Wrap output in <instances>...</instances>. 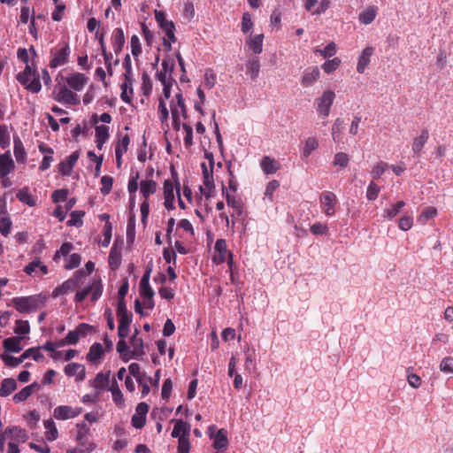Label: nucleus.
I'll use <instances>...</instances> for the list:
<instances>
[{
    "instance_id": "nucleus-1",
    "label": "nucleus",
    "mask_w": 453,
    "mask_h": 453,
    "mask_svg": "<svg viewBox=\"0 0 453 453\" xmlns=\"http://www.w3.org/2000/svg\"><path fill=\"white\" fill-rule=\"evenodd\" d=\"M46 297L42 295H35L25 297H15L12 303L19 312H32L40 307L44 306Z\"/></svg>"
},
{
    "instance_id": "nucleus-2",
    "label": "nucleus",
    "mask_w": 453,
    "mask_h": 453,
    "mask_svg": "<svg viewBox=\"0 0 453 453\" xmlns=\"http://www.w3.org/2000/svg\"><path fill=\"white\" fill-rule=\"evenodd\" d=\"M58 93L54 96V99L60 103H65L71 105H76L80 103L78 96L72 92L65 85L58 84L55 87V90Z\"/></svg>"
},
{
    "instance_id": "nucleus-3",
    "label": "nucleus",
    "mask_w": 453,
    "mask_h": 453,
    "mask_svg": "<svg viewBox=\"0 0 453 453\" xmlns=\"http://www.w3.org/2000/svg\"><path fill=\"white\" fill-rule=\"evenodd\" d=\"M335 94L332 90L325 91L320 97L317 99L318 111L324 115L328 116L330 108L334 103Z\"/></svg>"
},
{
    "instance_id": "nucleus-4",
    "label": "nucleus",
    "mask_w": 453,
    "mask_h": 453,
    "mask_svg": "<svg viewBox=\"0 0 453 453\" xmlns=\"http://www.w3.org/2000/svg\"><path fill=\"white\" fill-rule=\"evenodd\" d=\"M50 54L52 58L50 62V66L51 68H57L59 65H62L67 62L68 56L70 54V49L67 43L60 49L59 50L54 51L51 50Z\"/></svg>"
},
{
    "instance_id": "nucleus-5",
    "label": "nucleus",
    "mask_w": 453,
    "mask_h": 453,
    "mask_svg": "<svg viewBox=\"0 0 453 453\" xmlns=\"http://www.w3.org/2000/svg\"><path fill=\"white\" fill-rule=\"evenodd\" d=\"M320 203L324 206L323 211L326 216H333L335 213L337 197L333 192H324L320 196Z\"/></svg>"
},
{
    "instance_id": "nucleus-6",
    "label": "nucleus",
    "mask_w": 453,
    "mask_h": 453,
    "mask_svg": "<svg viewBox=\"0 0 453 453\" xmlns=\"http://www.w3.org/2000/svg\"><path fill=\"white\" fill-rule=\"evenodd\" d=\"M16 79L26 88V89L33 93H38L42 88L39 77L35 76L33 79V76H23L22 74L18 73Z\"/></svg>"
},
{
    "instance_id": "nucleus-7",
    "label": "nucleus",
    "mask_w": 453,
    "mask_h": 453,
    "mask_svg": "<svg viewBox=\"0 0 453 453\" xmlns=\"http://www.w3.org/2000/svg\"><path fill=\"white\" fill-rule=\"evenodd\" d=\"M150 273L151 266H148L140 281L141 296L145 299H152L155 295L153 289L150 285Z\"/></svg>"
},
{
    "instance_id": "nucleus-8",
    "label": "nucleus",
    "mask_w": 453,
    "mask_h": 453,
    "mask_svg": "<svg viewBox=\"0 0 453 453\" xmlns=\"http://www.w3.org/2000/svg\"><path fill=\"white\" fill-rule=\"evenodd\" d=\"M79 157L80 152L76 150L73 152L70 156H68L65 161H62L58 165V172L60 173V174H62L63 176H69Z\"/></svg>"
},
{
    "instance_id": "nucleus-9",
    "label": "nucleus",
    "mask_w": 453,
    "mask_h": 453,
    "mask_svg": "<svg viewBox=\"0 0 453 453\" xmlns=\"http://www.w3.org/2000/svg\"><path fill=\"white\" fill-rule=\"evenodd\" d=\"M174 61L173 59H164L162 62V69L156 73V78L161 82L165 83V81H168L166 74H169V77H172V74L174 70Z\"/></svg>"
},
{
    "instance_id": "nucleus-10",
    "label": "nucleus",
    "mask_w": 453,
    "mask_h": 453,
    "mask_svg": "<svg viewBox=\"0 0 453 453\" xmlns=\"http://www.w3.org/2000/svg\"><path fill=\"white\" fill-rule=\"evenodd\" d=\"M320 77L319 67L314 66L311 69H306L302 76V85L305 88L312 86Z\"/></svg>"
},
{
    "instance_id": "nucleus-11",
    "label": "nucleus",
    "mask_w": 453,
    "mask_h": 453,
    "mask_svg": "<svg viewBox=\"0 0 453 453\" xmlns=\"http://www.w3.org/2000/svg\"><path fill=\"white\" fill-rule=\"evenodd\" d=\"M14 168V162L11 157L10 151L0 155V175L5 177Z\"/></svg>"
},
{
    "instance_id": "nucleus-12",
    "label": "nucleus",
    "mask_w": 453,
    "mask_h": 453,
    "mask_svg": "<svg viewBox=\"0 0 453 453\" xmlns=\"http://www.w3.org/2000/svg\"><path fill=\"white\" fill-rule=\"evenodd\" d=\"M172 422H174V427L172 431L173 438H179L181 435H189L191 426L188 422H184L182 419H173Z\"/></svg>"
},
{
    "instance_id": "nucleus-13",
    "label": "nucleus",
    "mask_w": 453,
    "mask_h": 453,
    "mask_svg": "<svg viewBox=\"0 0 453 453\" xmlns=\"http://www.w3.org/2000/svg\"><path fill=\"white\" fill-rule=\"evenodd\" d=\"M65 372L67 376H77V380L85 379V366L78 363H70L65 367Z\"/></svg>"
},
{
    "instance_id": "nucleus-14",
    "label": "nucleus",
    "mask_w": 453,
    "mask_h": 453,
    "mask_svg": "<svg viewBox=\"0 0 453 453\" xmlns=\"http://www.w3.org/2000/svg\"><path fill=\"white\" fill-rule=\"evenodd\" d=\"M22 337L19 336H12L4 340L3 347L8 352L19 353L22 350L21 341Z\"/></svg>"
},
{
    "instance_id": "nucleus-15",
    "label": "nucleus",
    "mask_w": 453,
    "mask_h": 453,
    "mask_svg": "<svg viewBox=\"0 0 453 453\" xmlns=\"http://www.w3.org/2000/svg\"><path fill=\"white\" fill-rule=\"evenodd\" d=\"M88 78L83 73H75L66 78L68 85L74 90L81 91L87 83Z\"/></svg>"
},
{
    "instance_id": "nucleus-16",
    "label": "nucleus",
    "mask_w": 453,
    "mask_h": 453,
    "mask_svg": "<svg viewBox=\"0 0 453 453\" xmlns=\"http://www.w3.org/2000/svg\"><path fill=\"white\" fill-rule=\"evenodd\" d=\"M112 47L115 54H119L123 49L125 44V35L122 28H115L113 30L112 35Z\"/></svg>"
},
{
    "instance_id": "nucleus-17",
    "label": "nucleus",
    "mask_w": 453,
    "mask_h": 453,
    "mask_svg": "<svg viewBox=\"0 0 453 453\" xmlns=\"http://www.w3.org/2000/svg\"><path fill=\"white\" fill-rule=\"evenodd\" d=\"M263 34L257 35L253 37L250 35L246 39V44L255 54H260L263 51Z\"/></svg>"
},
{
    "instance_id": "nucleus-18",
    "label": "nucleus",
    "mask_w": 453,
    "mask_h": 453,
    "mask_svg": "<svg viewBox=\"0 0 453 453\" xmlns=\"http://www.w3.org/2000/svg\"><path fill=\"white\" fill-rule=\"evenodd\" d=\"M78 286L76 279L70 278L53 290L52 296L56 298L59 296L65 295Z\"/></svg>"
},
{
    "instance_id": "nucleus-19",
    "label": "nucleus",
    "mask_w": 453,
    "mask_h": 453,
    "mask_svg": "<svg viewBox=\"0 0 453 453\" xmlns=\"http://www.w3.org/2000/svg\"><path fill=\"white\" fill-rule=\"evenodd\" d=\"M373 53L372 47H366L361 56L358 58L357 72L359 73H363L366 68V66L370 64V58Z\"/></svg>"
},
{
    "instance_id": "nucleus-20",
    "label": "nucleus",
    "mask_w": 453,
    "mask_h": 453,
    "mask_svg": "<svg viewBox=\"0 0 453 453\" xmlns=\"http://www.w3.org/2000/svg\"><path fill=\"white\" fill-rule=\"evenodd\" d=\"M5 434L12 435V438L17 442H25L28 439L27 432L19 426H8L5 428Z\"/></svg>"
},
{
    "instance_id": "nucleus-21",
    "label": "nucleus",
    "mask_w": 453,
    "mask_h": 453,
    "mask_svg": "<svg viewBox=\"0 0 453 453\" xmlns=\"http://www.w3.org/2000/svg\"><path fill=\"white\" fill-rule=\"evenodd\" d=\"M261 167L266 174H273L280 168V164L274 158L265 156L261 161Z\"/></svg>"
},
{
    "instance_id": "nucleus-22",
    "label": "nucleus",
    "mask_w": 453,
    "mask_h": 453,
    "mask_svg": "<svg viewBox=\"0 0 453 453\" xmlns=\"http://www.w3.org/2000/svg\"><path fill=\"white\" fill-rule=\"evenodd\" d=\"M130 343L134 348V349L130 352L133 354L134 358L138 359L145 354L143 349L144 344L142 338H138L136 335H133L130 339Z\"/></svg>"
},
{
    "instance_id": "nucleus-23",
    "label": "nucleus",
    "mask_w": 453,
    "mask_h": 453,
    "mask_svg": "<svg viewBox=\"0 0 453 453\" xmlns=\"http://www.w3.org/2000/svg\"><path fill=\"white\" fill-rule=\"evenodd\" d=\"M17 388V382L12 378L4 379L0 387V396L6 397Z\"/></svg>"
},
{
    "instance_id": "nucleus-24",
    "label": "nucleus",
    "mask_w": 453,
    "mask_h": 453,
    "mask_svg": "<svg viewBox=\"0 0 453 453\" xmlns=\"http://www.w3.org/2000/svg\"><path fill=\"white\" fill-rule=\"evenodd\" d=\"M13 143H14V155L18 163H22L25 161L27 157V152L24 149L23 143L20 138L18 135H13Z\"/></svg>"
},
{
    "instance_id": "nucleus-25",
    "label": "nucleus",
    "mask_w": 453,
    "mask_h": 453,
    "mask_svg": "<svg viewBox=\"0 0 453 453\" xmlns=\"http://www.w3.org/2000/svg\"><path fill=\"white\" fill-rule=\"evenodd\" d=\"M116 349L119 353L122 361L128 362L130 359L134 358L133 354L130 353L132 350H129L128 345L125 339L120 338L117 343Z\"/></svg>"
},
{
    "instance_id": "nucleus-26",
    "label": "nucleus",
    "mask_w": 453,
    "mask_h": 453,
    "mask_svg": "<svg viewBox=\"0 0 453 453\" xmlns=\"http://www.w3.org/2000/svg\"><path fill=\"white\" fill-rule=\"evenodd\" d=\"M111 372L108 371L106 373L99 372L92 382V386L97 389L102 390L109 385Z\"/></svg>"
},
{
    "instance_id": "nucleus-27",
    "label": "nucleus",
    "mask_w": 453,
    "mask_h": 453,
    "mask_svg": "<svg viewBox=\"0 0 453 453\" xmlns=\"http://www.w3.org/2000/svg\"><path fill=\"white\" fill-rule=\"evenodd\" d=\"M131 322L132 317L119 319L118 335L119 338L126 339L128 336Z\"/></svg>"
},
{
    "instance_id": "nucleus-28",
    "label": "nucleus",
    "mask_w": 453,
    "mask_h": 453,
    "mask_svg": "<svg viewBox=\"0 0 453 453\" xmlns=\"http://www.w3.org/2000/svg\"><path fill=\"white\" fill-rule=\"evenodd\" d=\"M104 355V348L101 343L95 342L91 345L88 353L87 354V359L92 363L101 358Z\"/></svg>"
},
{
    "instance_id": "nucleus-29",
    "label": "nucleus",
    "mask_w": 453,
    "mask_h": 453,
    "mask_svg": "<svg viewBox=\"0 0 453 453\" xmlns=\"http://www.w3.org/2000/svg\"><path fill=\"white\" fill-rule=\"evenodd\" d=\"M227 444H228L227 432L224 428H221L218 431V433L215 436V439L213 441V447L216 449H226Z\"/></svg>"
},
{
    "instance_id": "nucleus-30",
    "label": "nucleus",
    "mask_w": 453,
    "mask_h": 453,
    "mask_svg": "<svg viewBox=\"0 0 453 453\" xmlns=\"http://www.w3.org/2000/svg\"><path fill=\"white\" fill-rule=\"evenodd\" d=\"M157 190V182L151 180L141 181V193L145 200Z\"/></svg>"
},
{
    "instance_id": "nucleus-31",
    "label": "nucleus",
    "mask_w": 453,
    "mask_h": 453,
    "mask_svg": "<svg viewBox=\"0 0 453 453\" xmlns=\"http://www.w3.org/2000/svg\"><path fill=\"white\" fill-rule=\"evenodd\" d=\"M428 137L429 134L427 129H423L419 136L413 141L412 150L414 153L418 154L422 150L425 143L428 140Z\"/></svg>"
},
{
    "instance_id": "nucleus-32",
    "label": "nucleus",
    "mask_w": 453,
    "mask_h": 453,
    "mask_svg": "<svg viewBox=\"0 0 453 453\" xmlns=\"http://www.w3.org/2000/svg\"><path fill=\"white\" fill-rule=\"evenodd\" d=\"M259 70V58L256 56L250 58L247 61V72L250 74L252 79H256L258 76Z\"/></svg>"
},
{
    "instance_id": "nucleus-33",
    "label": "nucleus",
    "mask_w": 453,
    "mask_h": 453,
    "mask_svg": "<svg viewBox=\"0 0 453 453\" xmlns=\"http://www.w3.org/2000/svg\"><path fill=\"white\" fill-rule=\"evenodd\" d=\"M73 415V408L67 405H61L54 410L53 416L57 419L65 420L71 418Z\"/></svg>"
},
{
    "instance_id": "nucleus-34",
    "label": "nucleus",
    "mask_w": 453,
    "mask_h": 453,
    "mask_svg": "<svg viewBox=\"0 0 453 453\" xmlns=\"http://www.w3.org/2000/svg\"><path fill=\"white\" fill-rule=\"evenodd\" d=\"M44 426L46 428L45 436L48 441H55L58 437V432L56 427L55 422L50 418L44 421Z\"/></svg>"
},
{
    "instance_id": "nucleus-35",
    "label": "nucleus",
    "mask_w": 453,
    "mask_h": 453,
    "mask_svg": "<svg viewBox=\"0 0 453 453\" xmlns=\"http://www.w3.org/2000/svg\"><path fill=\"white\" fill-rule=\"evenodd\" d=\"M16 196L20 202L27 204L28 206H35L36 203L35 199L31 196L27 188L19 189Z\"/></svg>"
},
{
    "instance_id": "nucleus-36",
    "label": "nucleus",
    "mask_w": 453,
    "mask_h": 453,
    "mask_svg": "<svg viewBox=\"0 0 453 453\" xmlns=\"http://www.w3.org/2000/svg\"><path fill=\"white\" fill-rule=\"evenodd\" d=\"M108 390L111 392L112 400L116 403V405L122 406L124 403L123 395L120 389L119 388L116 380L112 381V384L108 388Z\"/></svg>"
},
{
    "instance_id": "nucleus-37",
    "label": "nucleus",
    "mask_w": 453,
    "mask_h": 453,
    "mask_svg": "<svg viewBox=\"0 0 453 453\" xmlns=\"http://www.w3.org/2000/svg\"><path fill=\"white\" fill-rule=\"evenodd\" d=\"M89 288H91L92 296L91 300L92 302H96L100 298V296L103 294V285L100 279L98 280H93L91 284L88 286Z\"/></svg>"
},
{
    "instance_id": "nucleus-38",
    "label": "nucleus",
    "mask_w": 453,
    "mask_h": 453,
    "mask_svg": "<svg viewBox=\"0 0 453 453\" xmlns=\"http://www.w3.org/2000/svg\"><path fill=\"white\" fill-rule=\"evenodd\" d=\"M84 215V211H73L70 214L71 219L67 221V225L76 227L81 226L83 224L82 218Z\"/></svg>"
},
{
    "instance_id": "nucleus-39",
    "label": "nucleus",
    "mask_w": 453,
    "mask_h": 453,
    "mask_svg": "<svg viewBox=\"0 0 453 453\" xmlns=\"http://www.w3.org/2000/svg\"><path fill=\"white\" fill-rule=\"evenodd\" d=\"M344 127V120L342 119H336L332 127V136L335 142L341 141V134Z\"/></svg>"
},
{
    "instance_id": "nucleus-40",
    "label": "nucleus",
    "mask_w": 453,
    "mask_h": 453,
    "mask_svg": "<svg viewBox=\"0 0 453 453\" xmlns=\"http://www.w3.org/2000/svg\"><path fill=\"white\" fill-rule=\"evenodd\" d=\"M0 358L4 363V365L9 367H16L23 362L21 356L19 357H15L7 353L1 354Z\"/></svg>"
},
{
    "instance_id": "nucleus-41",
    "label": "nucleus",
    "mask_w": 453,
    "mask_h": 453,
    "mask_svg": "<svg viewBox=\"0 0 453 453\" xmlns=\"http://www.w3.org/2000/svg\"><path fill=\"white\" fill-rule=\"evenodd\" d=\"M376 17V11L374 8H368L359 14V21L365 25L372 23Z\"/></svg>"
},
{
    "instance_id": "nucleus-42",
    "label": "nucleus",
    "mask_w": 453,
    "mask_h": 453,
    "mask_svg": "<svg viewBox=\"0 0 453 453\" xmlns=\"http://www.w3.org/2000/svg\"><path fill=\"white\" fill-rule=\"evenodd\" d=\"M405 205V203L403 201H399L398 203H396L392 208L390 209H386L384 211V213H383V217L384 218H387L388 219H394L395 217H396L401 209Z\"/></svg>"
},
{
    "instance_id": "nucleus-43",
    "label": "nucleus",
    "mask_w": 453,
    "mask_h": 453,
    "mask_svg": "<svg viewBox=\"0 0 453 453\" xmlns=\"http://www.w3.org/2000/svg\"><path fill=\"white\" fill-rule=\"evenodd\" d=\"M319 146L318 140L315 137H309L305 142V146L303 150V157H308L311 152Z\"/></svg>"
},
{
    "instance_id": "nucleus-44",
    "label": "nucleus",
    "mask_w": 453,
    "mask_h": 453,
    "mask_svg": "<svg viewBox=\"0 0 453 453\" xmlns=\"http://www.w3.org/2000/svg\"><path fill=\"white\" fill-rule=\"evenodd\" d=\"M21 357L23 358V361L31 357L35 361H39L43 358V355L40 352L39 347H33L25 350Z\"/></svg>"
},
{
    "instance_id": "nucleus-45",
    "label": "nucleus",
    "mask_w": 453,
    "mask_h": 453,
    "mask_svg": "<svg viewBox=\"0 0 453 453\" xmlns=\"http://www.w3.org/2000/svg\"><path fill=\"white\" fill-rule=\"evenodd\" d=\"M142 90L145 96H149L152 91V81L148 73H143L142 75Z\"/></svg>"
},
{
    "instance_id": "nucleus-46",
    "label": "nucleus",
    "mask_w": 453,
    "mask_h": 453,
    "mask_svg": "<svg viewBox=\"0 0 453 453\" xmlns=\"http://www.w3.org/2000/svg\"><path fill=\"white\" fill-rule=\"evenodd\" d=\"M222 194L225 196L228 206H231L234 210L240 209V205L242 204V202L236 199L234 196L229 195L225 186H222Z\"/></svg>"
},
{
    "instance_id": "nucleus-47",
    "label": "nucleus",
    "mask_w": 453,
    "mask_h": 453,
    "mask_svg": "<svg viewBox=\"0 0 453 453\" xmlns=\"http://www.w3.org/2000/svg\"><path fill=\"white\" fill-rule=\"evenodd\" d=\"M134 226H135V217H134V215H133L129 218L128 222H127V243H133L134 241V235H135Z\"/></svg>"
},
{
    "instance_id": "nucleus-48",
    "label": "nucleus",
    "mask_w": 453,
    "mask_h": 453,
    "mask_svg": "<svg viewBox=\"0 0 453 453\" xmlns=\"http://www.w3.org/2000/svg\"><path fill=\"white\" fill-rule=\"evenodd\" d=\"M10 145V135L6 125H0V146L6 149Z\"/></svg>"
},
{
    "instance_id": "nucleus-49",
    "label": "nucleus",
    "mask_w": 453,
    "mask_h": 453,
    "mask_svg": "<svg viewBox=\"0 0 453 453\" xmlns=\"http://www.w3.org/2000/svg\"><path fill=\"white\" fill-rule=\"evenodd\" d=\"M30 332L28 321L18 319L14 327V333L17 334H27Z\"/></svg>"
},
{
    "instance_id": "nucleus-50",
    "label": "nucleus",
    "mask_w": 453,
    "mask_h": 453,
    "mask_svg": "<svg viewBox=\"0 0 453 453\" xmlns=\"http://www.w3.org/2000/svg\"><path fill=\"white\" fill-rule=\"evenodd\" d=\"M340 64H341V59L338 58H334L331 60L326 61L322 65V69L325 71V73H331L332 72L335 71L339 67Z\"/></svg>"
},
{
    "instance_id": "nucleus-51",
    "label": "nucleus",
    "mask_w": 453,
    "mask_h": 453,
    "mask_svg": "<svg viewBox=\"0 0 453 453\" xmlns=\"http://www.w3.org/2000/svg\"><path fill=\"white\" fill-rule=\"evenodd\" d=\"M101 193L103 195H108L112 188L113 178L108 175H104L101 178Z\"/></svg>"
},
{
    "instance_id": "nucleus-52",
    "label": "nucleus",
    "mask_w": 453,
    "mask_h": 453,
    "mask_svg": "<svg viewBox=\"0 0 453 453\" xmlns=\"http://www.w3.org/2000/svg\"><path fill=\"white\" fill-rule=\"evenodd\" d=\"M189 435H181L179 439L178 453H189L190 442L188 440Z\"/></svg>"
},
{
    "instance_id": "nucleus-53",
    "label": "nucleus",
    "mask_w": 453,
    "mask_h": 453,
    "mask_svg": "<svg viewBox=\"0 0 453 453\" xmlns=\"http://www.w3.org/2000/svg\"><path fill=\"white\" fill-rule=\"evenodd\" d=\"M310 230L314 235L328 234V227L326 226V225L322 224L320 222H317L311 225Z\"/></svg>"
},
{
    "instance_id": "nucleus-54",
    "label": "nucleus",
    "mask_w": 453,
    "mask_h": 453,
    "mask_svg": "<svg viewBox=\"0 0 453 453\" xmlns=\"http://www.w3.org/2000/svg\"><path fill=\"white\" fill-rule=\"evenodd\" d=\"M315 52H319L324 58H327L335 54L336 45L331 42L323 50H316Z\"/></svg>"
},
{
    "instance_id": "nucleus-55",
    "label": "nucleus",
    "mask_w": 453,
    "mask_h": 453,
    "mask_svg": "<svg viewBox=\"0 0 453 453\" xmlns=\"http://www.w3.org/2000/svg\"><path fill=\"white\" fill-rule=\"evenodd\" d=\"M380 193V187L374 182L371 181L366 191V197L370 201L377 199Z\"/></svg>"
},
{
    "instance_id": "nucleus-56",
    "label": "nucleus",
    "mask_w": 453,
    "mask_h": 453,
    "mask_svg": "<svg viewBox=\"0 0 453 453\" xmlns=\"http://www.w3.org/2000/svg\"><path fill=\"white\" fill-rule=\"evenodd\" d=\"M69 191L66 188L57 189L51 195L52 201L54 203L64 202L66 200Z\"/></svg>"
},
{
    "instance_id": "nucleus-57",
    "label": "nucleus",
    "mask_w": 453,
    "mask_h": 453,
    "mask_svg": "<svg viewBox=\"0 0 453 453\" xmlns=\"http://www.w3.org/2000/svg\"><path fill=\"white\" fill-rule=\"evenodd\" d=\"M349 156L344 152H338L334 158V165L341 167H346L349 164Z\"/></svg>"
},
{
    "instance_id": "nucleus-58",
    "label": "nucleus",
    "mask_w": 453,
    "mask_h": 453,
    "mask_svg": "<svg viewBox=\"0 0 453 453\" xmlns=\"http://www.w3.org/2000/svg\"><path fill=\"white\" fill-rule=\"evenodd\" d=\"M131 51L134 58H137L142 53V47L140 43V39L137 35H134L131 37Z\"/></svg>"
},
{
    "instance_id": "nucleus-59",
    "label": "nucleus",
    "mask_w": 453,
    "mask_h": 453,
    "mask_svg": "<svg viewBox=\"0 0 453 453\" xmlns=\"http://www.w3.org/2000/svg\"><path fill=\"white\" fill-rule=\"evenodd\" d=\"M214 249L219 252L220 256V262L225 260V255L226 253V242L224 239H218L215 242Z\"/></svg>"
},
{
    "instance_id": "nucleus-60",
    "label": "nucleus",
    "mask_w": 453,
    "mask_h": 453,
    "mask_svg": "<svg viewBox=\"0 0 453 453\" xmlns=\"http://www.w3.org/2000/svg\"><path fill=\"white\" fill-rule=\"evenodd\" d=\"M32 395V393L30 392V388H27L25 387L24 388H22L20 391H19L18 393H16L14 395H13V401L15 403H21V402H24L26 401L30 395Z\"/></svg>"
},
{
    "instance_id": "nucleus-61",
    "label": "nucleus",
    "mask_w": 453,
    "mask_h": 453,
    "mask_svg": "<svg viewBox=\"0 0 453 453\" xmlns=\"http://www.w3.org/2000/svg\"><path fill=\"white\" fill-rule=\"evenodd\" d=\"M253 27V22L249 12H245L242 18V32L247 34Z\"/></svg>"
},
{
    "instance_id": "nucleus-62",
    "label": "nucleus",
    "mask_w": 453,
    "mask_h": 453,
    "mask_svg": "<svg viewBox=\"0 0 453 453\" xmlns=\"http://www.w3.org/2000/svg\"><path fill=\"white\" fill-rule=\"evenodd\" d=\"M81 261V257L77 253H73L68 259L67 264L65 265V268L67 270H72L73 268H76L80 265Z\"/></svg>"
},
{
    "instance_id": "nucleus-63",
    "label": "nucleus",
    "mask_w": 453,
    "mask_h": 453,
    "mask_svg": "<svg viewBox=\"0 0 453 453\" xmlns=\"http://www.w3.org/2000/svg\"><path fill=\"white\" fill-rule=\"evenodd\" d=\"M121 256L119 252H117L114 248H111L109 255V264L111 268H116L119 265Z\"/></svg>"
},
{
    "instance_id": "nucleus-64",
    "label": "nucleus",
    "mask_w": 453,
    "mask_h": 453,
    "mask_svg": "<svg viewBox=\"0 0 453 453\" xmlns=\"http://www.w3.org/2000/svg\"><path fill=\"white\" fill-rule=\"evenodd\" d=\"M109 127L104 125L96 126V138L107 142L109 139Z\"/></svg>"
}]
</instances>
